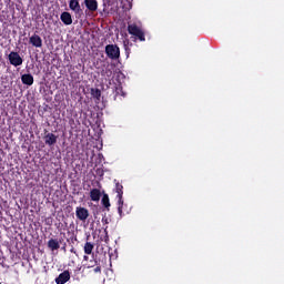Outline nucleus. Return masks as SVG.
<instances>
[{
  "label": "nucleus",
  "mask_w": 284,
  "mask_h": 284,
  "mask_svg": "<svg viewBox=\"0 0 284 284\" xmlns=\"http://www.w3.org/2000/svg\"><path fill=\"white\" fill-rule=\"evenodd\" d=\"M115 183V189L114 191L116 192V199H118V212L120 214V216H123V185L119 182H116V180H114Z\"/></svg>",
  "instance_id": "nucleus-1"
},
{
  "label": "nucleus",
  "mask_w": 284,
  "mask_h": 284,
  "mask_svg": "<svg viewBox=\"0 0 284 284\" xmlns=\"http://www.w3.org/2000/svg\"><path fill=\"white\" fill-rule=\"evenodd\" d=\"M105 54L109 59H112V61H116V59L121 57V49H119L116 44H108L105 47Z\"/></svg>",
  "instance_id": "nucleus-2"
},
{
  "label": "nucleus",
  "mask_w": 284,
  "mask_h": 284,
  "mask_svg": "<svg viewBox=\"0 0 284 284\" xmlns=\"http://www.w3.org/2000/svg\"><path fill=\"white\" fill-rule=\"evenodd\" d=\"M129 34L136 37L140 41H145V32H143L142 28H139L136 24L128 26Z\"/></svg>",
  "instance_id": "nucleus-3"
},
{
  "label": "nucleus",
  "mask_w": 284,
  "mask_h": 284,
  "mask_svg": "<svg viewBox=\"0 0 284 284\" xmlns=\"http://www.w3.org/2000/svg\"><path fill=\"white\" fill-rule=\"evenodd\" d=\"M9 62L14 68H19V65H23V58L19 54V52L11 51L8 55Z\"/></svg>",
  "instance_id": "nucleus-4"
},
{
  "label": "nucleus",
  "mask_w": 284,
  "mask_h": 284,
  "mask_svg": "<svg viewBox=\"0 0 284 284\" xmlns=\"http://www.w3.org/2000/svg\"><path fill=\"white\" fill-rule=\"evenodd\" d=\"M75 216L79 221L85 222L88 221V217L90 216V211L83 206H77L75 207Z\"/></svg>",
  "instance_id": "nucleus-5"
},
{
  "label": "nucleus",
  "mask_w": 284,
  "mask_h": 284,
  "mask_svg": "<svg viewBox=\"0 0 284 284\" xmlns=\"http://www.w3.org/2000/svg\"><path fill=\"white\" fill-rule=\"evenodd\" d=\"M69 8L74 12L75 17H83V9L81 8L79 0H70Z\"/></svg>",
  "instance_id": "nucleus-6"
},
{
  "label": "nucleus",
  "mask_w": 284,
  "mask_h": 284,
  "mask_svg": "<svg viewBox=\"0 0 284 284\" xmlns=\"http://www.w3.org/2000/svg\"><path fill=\"white\" fill-rule=\"evenodd\" d=\"M61 243H63V239H50L47 243L49 250H51V252H57V250H59L61 247Z\"/></svg>",
  "instance_id": "nucleus-7"
},
{
  "label": "nucleus",
  "mask_w": 284,
  "mask_h": 284,
  "mask_svg": "<svg viewBox=\"0 0 284 284\" xmlns=\"http://www.w3.org/2000/svg\"><path fill=\"white\" fill-rule=\"evenodd\" d=\"M84 6L89 12H97L99 10V2L97 0H84Z\"/></svg>",
  "instance_id": "nucleus-8"
},
{
  "label": "nucleus",
  "mask_w": 284,
  "mask_h": 284,
  "mask_svg": "<svg viewBox=\"0 0 284 284\" xmlns=\"http://www.w3.org/2000/svg\"><path fill=\"white\" fill-rule=\"evenodd\" d=\"M29 43H31L33 48H42L43 40L39 37V34H33L30 37Z\"/></svg>",
  "instance_id": "nucleus-9"
},
{
  "label": "nucleus",
  "mask_w": 284,
  "mask_h": 284,
  "mask_svg": "<svg viewBox=\"0 0 284 284\" xmlns=\"http://www.w3.org/2000/svg\"><path fill=\"white\" fill-rule=\"evenodd\" d=\"M70 281V271H64L62 272L57 278L55 283L57 284H65Z\"/></svg>",
  "instance_id": "nucleus-10"
},
{
  "label": "nucleus",
  "mask_w": 284,
  "mask_h": 284,
  "mask_svg": "<svg viewBox=\"0 0 284 284\" xmlns=\"http://www.w3.org/2000/svg\"><path fill=\"white\" fill-rule=\"evenodd\" d=\"M60 20L62 23H64V26H72V14H70L68 11L61 13Z\"/></svg>",
  "instance_id": "nucleus-11"
},
{
  "label": "nucleus",
  "mask_w": 284,
  "mask_h": 284,
  "mask_svg": "<svg viewBox=\"0 0 284 284\" xmlns=\"http://www.w3.org/2000/svg\"><path fill=\"white\" fill-rule=\"evenodd\" d=\"M21 81H22L23 85H33L34 77H32V74H30V73H24L21 75Z\"/></svg>",
  "instance_id": "nucleus-12"
},
{
  "label": "nucleus",
  "mask_w": 284,
  "mask_h": 284,
  "mask_svg": "<svg viewBox=\"0 0 284 284\" xmlns=\"http://www.w3.org/2000/svg\"><path fill=\"white\" fill-rule=\"evenodd\" d=\"M90 199H91V201H94V202L101 201V190L92 189L90 191Z\"/></svg>",
  "instance_id": "nucleus-13"
},
{
  "label": "nucleus",
  "mask_w": 284,
  "mask_h": 284,
  "mask_svg": "<svg viewBox=\"0 0 284 284\" xmlns=\"http://www.w3.org/2000/svg\"><path fill=\"white\" fill-rule=\"evenodd\" d=\"M103 77L111 79L112 74H114V64H108L105 69L102 71Z\"/></svg>",
  "instance_id": "nucleus-14"
},
{
  "label": "nucleus",
  "mask_w": 284,
  "mask_h": 284,
  "mask_svg": "<svg viewBox=\"0 0 284 284\" xmlns=\"http://www.w3.org/2000/svg\"><path fill=\"white\" fill-rule=\"evenodd\" d=\"M44 143L47 145H54V143H57V135H54L53 133H48L44 136Z\"/></svg>",
  "instance_id": "nucleus-15"
},
{
  "label": "nucleus",
  "mask_w": 284,
  "mask_h": 284,
  "mask_svg": "<svg viewBox=\"0 0 284 284\" xmlns=\"http://www.w3.org/2000/svg\"><path fill=\"white\" fill-rule=\"evenodd\" d=\"M92 250H94V244L91 242H87L84 244V253L90 255V254H92Z\"/></svg>",
  "instance_id": "nucleus-16"
},
{
  "label": "nucleus",
  "mask_w": 284,
  "mask_h": 284,
  "mask_svg": "<svg viewBox=\"0 0 284 284\" xmlns=\"http://www.w3.org/2000/svg\"><path fill=\"white\" fill-rule=\"evenodd\" d=\"M115 97H125V92H123V87L118 84L114 89Z\"/></svg>",
  "instance_id": "nucleus-17"
},
{
  "label": "nucleus",
  "mask_w": 284,
  "mask_h": 284,
  "mask_svg": "<svg viewBox=\"0 0 284 284\" xmlns=\"http://www.w3.org/2000/svg\"><path fill=\"white\" fill-rule=\"evenodd\" d=\"M91 95L93 97V99H97V101H101V90L91 89Z\"/></svg>",
  "instance_id": "nucleus-18"
},
{
  "label": "nucleus",
  "mask_w": 284,
  "mask_h": 284,
  "mask_svg": "<svg viewBox=\"0 0 284 284\" xmlns=\"http://www.w3.org/2000/svg\"><path fill=\"white\" fill-rule=\"evenodd\" d=\"M101 203L106 210H110V197L108 194L103 195Z\"/></svg>",
  "instance_id": "nucleus-19"
},
{
  "label": "nucleus",
  "mask_w": 284,
  "mask_h": 284,
  "mask_svg": "<svg viewBox=\"0 0 284 284\" xmlns=\"http://www.w3.org/2000/svg\"><path fill=\"white\" fill-rule=\"evenodd\" d=\"M102 223H103V225H108V223H110L109 221H108V217H102Z\"/></svg>",
  "instance_id": "nucleus-20"
},
{
  "label": "nucleus",
  "mask_w": 284,
  "mask_h": 284,
  "mask_svg": "<svg viewBox=\"0 0 284 284\" xmlns=\"http://www.w3.org/2000/svg\"><path fill=\"white\" fill-rule=\"evenodd\" d=\"M94 272H95V273L101 272V267H100V266H97V267L94 268Z\"/></svg>",
  "instance_id": "nucleus-21"
},
{
  "label": "nucleus",
  "mask_w": 284,
  "mask_h": 284,
  "mask_svg": "<svg viewBox=\"0 0 284 284\" xmlns=\"http://www.w3.org/2000/svg\"><path fill=\"white\" fill-rule=\"evenodd\" d=\"M104 234H105V237L108 239V226L104 227Z\"/></svg>",
  "instance_id": "nucleus-22"
},
{
  "label": "nucleus",
  "mask_w": 284,
  "mask_h": 284,
  "mask_svg": "<svg viewBox=\"0 0 284 284\" xmlns=\"http://www.w3.org/2000/svg\"><path fill=\"white\" fill-rule=\"evenodd\" d=\"M88 258H89L88 255H84V256H83V260H84V261H88Z\"/></svg>",
  "instance_id": "nucleus-23"
},
{
  "label": "nucleus",
  "mask_w": 284,
  "mask_h": 284,
  "mask_svg": "<svg viewBox=\"0 0 284 284\" xmlns=\"http://www.w3.org/2000/svg\"><path fill=\"white\" fill-rule=\"evenodd\" d=\"M118 77H123V73H122V72H119V73H118Z\"/></svg>",
  "instance_id": "nucleus-24"
},
{
  "label": "nucleus",
  "mask_w": 284,
  "mask_h": 284,
  "mask_svg": "<svg viewBox=\"0 0 284 284\" xmlns=\"http://www.w3.org/2000/svg\"><path fill=\"white\" fill-rule=\"evenodd\" d=\"M71 252H73L74 254H77V252H74V248H71Z\"/></svg>",
  "instance_id": "nucleus-25"
},
{
  "label": "nucleus",
  "mask_w": 284,
  "mask_h": 284,
  "mask_svg": "<svg viewBox=\"0 0 284 284\" xmlns=\"http://www.w3.org/2000/svg\"><path fill=\"white\" fill-rule=\"evenodd\" d=\"M62 250H65V244L62 246Z\"/></svg>",
  "instance_id": "nucleus-26"
}]
</instances>
